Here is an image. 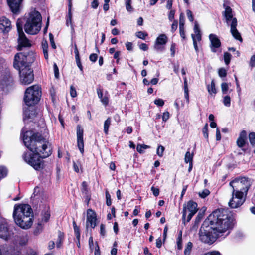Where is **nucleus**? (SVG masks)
<instances>
[{
	"mask_svg": "<svg viewBox=\"0 0 255 255\" xmlns=\"http://www.w3.org/2000/svg\"><path fill=\"white\" fill-rule=\"evenodd\" d=\"M236 224L235 213L228 208H218L203 222L199 231V240L211 245L220 237L229 235Z\"/></svg>",
	"mask_w": 255,
	"mask_h": 255,
	"instance_id": "nucleus-1",
	"label": "nucleus"
},
{
	"mask_svg": "<svg viewBox=\"0 0 255 255\" xmlns=\"http://www.w3.org/2000/svg\"><path fill=\"white\" fill-rule=\"evenodd\" d=\"M22 139L24 145L32 153H24V161L36 171H42L45 167L43 160L50 156L52 153V147L46 139L38 132L32 131H22Z\"/></svg>",
	"mask_w": 255,
	"mask_h": 255,
	"instance_id": "nucleus-2",
	"label": "nucleus"
},
{
	"mask_svg": "<svg viewBox=\"0 0 255 255\" xmlns=\"http://www.w3.org/2000/svg\"><path fill=\"white\" fill-rule=\"evenodd\" d=\"M35 60V53L32 51L17 53L14 56L13 67L19 71L20 81L23 85L29 84L34 80L31 66Z\"/></svg>",
	"mask_w": 255,
	"mask_h": 255,
	"instance_id": "nucleus-3",
	"label": "nucleus"
},
{
	"mask_svg": "<svg viewBox=\"0 0 255 255\" xmlns=\"http://www.w3.org/2000/svg\"><path fill=\"white\" fill-rule=\"evenodd\" d=\"M42 96V89L39 85L27 88L23 96V102L28 107L23 110V120L32 121L37 116V109L35 106L38 104Z\"/></svg>",
	"mask_w": 255,
	"mask_h": 255,
	"instance_id": "nucleus-4",
	"label": "nucleus"
},
{
	"mask_svg": "<svg viewBox=\"0 0 255 255\" xmlns=\"http://www.w3.org/2000/svg\"><path fill=\"white\" fill-rule=\"evenodd\" d=\"M42 16L40 13L35 10L28 13L17 20L16 25L21 23V29H24L25 32L30 35L37 34L41 29Z\"/></svg>",
	"mask_w": 255,
	"mask_h": 255,
	"instance_id": "nucleus-5",
	"label": "nucleus"
},
{
	"mask_svg": "<svg viewBox=\"0 0 255 255\" xmlns=\"http://www.w3.org/2000/svg\"><path fill=\"white\" fill-rule=\"evenodd\" d=\"M13 217L15 223L22 229H29L33 224V210L29 204H15Z\"/></svg>",
	"mask_w": 255,
	"mask_h": 255,
	"instance_id": "nucleus-6",
	"label": "nucleus"
},
{
	"mask_svg": "<svg viewBox=\"0 0 255 255\" xmlns=\"http://www.w3.org/2000/svg\"><path fill=\"white\" fill-rule=\"evenodd\" d=\"M14 84L13 77L8 69H5L0 76V88L3 91H8Z\"/></svg>",
	"mask_w": 255,
	"mask_h": 255,
	"instance_id": "nucleus-7",
	"label": "nucleus"
},
{
	"mask_svg": "<svg viewBox=\"0 0 255 255\" xmlns=\"http://www.w3.org/2000/svg\"><path fill=\"white\" fill-rule=\"evenodd\" d=\"M237 183V190L236 191L234 197L239 199V200L243 199L244 193L247 194L250 187V184L247 178L243 177L240 181H236Z\"/></svg>",
	"mask_w": 255,
	"mask_h": 255,
	"instance_id": "nucleus-8",
	"label": "nucleus"
},
{
	"mask_svg": "<svg viewBox=\"0 0 255 255\" xmlns=\"http://www.w3.org/2000/svg\"><path fill=\"white\" fill-rule=\"evenodd\" d=\"M21 23L17 24V32L18 34V38L17 40L18 45L17 50L21 51L23 48L30 47L32 45L30 40L26 37L23 30L21 29Z\"/></svg>",
	"mask_w": 255,
	"mask_h": 255,
	"instance_id": "nucleus-9",
	"label": "nucleus"
},
{
	"mask_svg": "<svg viewBox=\"0 0 255 255\" xmlns=\"http://www.w3.org/2000/svg\"><path fill=\"white\" fill-rule=\"evenodd\" d=\"M14 235L12 230H10L8 224L5 221L0 223V238L5 241L11 239Z\"/></svg>",
	"mask_w": 255,
	"mask_h": 255,
	"instance_id": "nucleus-10",
	"label": "nucleus"
},
{
	"mask_svg": "<svg viewBox=\"0 0 255 255\" xmlns=\"http://www.w3.org/2000/svg\"><path fill=\"white\" fill-rule=\"evenodd\" d=\"M187 211L189 212H195V213H196L198 211L197 203L191 200L187 202V204H184L183 205L182 222V224L184 225L186 224V217Z\"/></svg>",
	"mask_w": 255,
	"mask_h": 255,
	"instance_id": "nucleus-11",
	"label": "nucleus"
},
{
	"mask_svg": "<svg viewBox=\"0 0 255 255\" xmlns=\"http://www.w3.org/2000/svg\"><path fill=\"white\" fill-rule=\"evenodd\" d=\"M97 214L95 211L91 208L88 209L86 222V228L88 229L89 226L91 228H95L97 225Z\"/></svg>",
	"mask_w": 255,
	"mask_h": 255,
	"instance_id": "nucleus-12",
	"label": "nucleus"
},
{
	"mask_svg": "<svg viewBox=\"0 0 255 255\" xmlns=\"http://www.w3.org/2000/svg\"><path fill=\"white\" fill-rule=\"evenodd\" d=\"M84 130L81 125H78L76 127L77 143V147L81 153L83 155L84 153V143L83 139Z\"/></svg>",
	"mask_w": 255,
	"mask_h": 255,
	"instance_id": "nucleus-13",
	"label": "nucleus"
},
{
	"mask_svg": "<svg viewBox=\"0 0 255 255\" xmlns=\"http://www.w3.org/2000/svg\"><path fill=\"white\" fill-rule=\"evenodd\" d=\"M23 0H7V5L10 11L14 14H18L20 12Z\"/></svg>",
	"mask_w": 255,
	"mask_h": 255,
	"instance_id": "nucleus-14",
	"label": "nucleus"
},
{
	"mask_svg": "<svg viewBox=\"0 0 255 255\" xmlns=\"http://www.w3.org/2000/svg\"><path fill=\"white\" fill-rule=\"evenodd\" d=\"M247 139V132L245 130H242L240 132L239 136L236 141L237 146L242 148V150L244 153H246L247 151V149L244 148L246 144L248 145Z\"/></svg>",
	"mask_w": 255,
	"mask_h": 255,
	"instance_id": "nucleus-15",
	"label": "nucleus"
},
{
	"mask_svg": "<svg viewBox=\"0 0 255 255\" xmlns=\"http://www.w3.org/2000/svg\"><path fill=\"white\" fill-rule=\"evenodd\" d=\"M168 41V37L165 34H160L156 39L154 44V49L156 50H163V47L161 46L165 45Z\"/></svg>",
	"mask_w": 255,
	"mask_h": 255,
	"instance_id": "nucleus-16",
	"label": "nucleus"
},
{
	"mask_svg": "<svg viewBox=\"0 0 255 255\" xmlns=\"http://www.w3.org/2000/svg\"><path fill=\"white\" fill-rule=\"evenodd\" d=\"M11 29V21L5 16L0 18V31L3 33H8Z\"/></svg>",
	"mask_w": 255,
	"mask_h": 255,
	"instance_id": "nucleus-17",
	"label": "nucleus"
},
{
	"mask_svg": "<svg viewBox=\"0 0 255 255\" xmlns=\"http://www.w3.org/2000/svg\"><path fill=\"white\" fill-rule=\"evenodd\" d=\"M237 19L236 18H234L231 23L230 31L232 36L235 39L242 42L243 41V39L241 37V34L237 29Z\"/></svg>",
	"mask_w": 255,
	"mask_h": 255,
	"instance_id": "nucleus-18",
	"label": "nucleus"
},
{
	"mask_svg": "<svg viewBox=\"0 0 255 255\" xmlns=\"http://www.w3.org/2000/svg\"><path fill=\"white\" fill-rule=\"evenodd\" d=\"M209 38L211 42V49L213 52L217 51L216 49L221 46V42L217 36L214 34H210Z\"/></svg>",
	"mask_w": 255,
	"mask_h": 255,
	"instance_id": "nucleus-19",
	"label": "nucleus"
},
{
	"mask_svg": "<svg viewBox=\"0 0 255 255\" xmlns=\"http://www.w3.org/2000/svg\"><path fill=\"white\" fill-rule=\"evenodd\" d=\"M225 10L222 12V15L225 17L226 22L228 23L230 21H233V10L231 7L227 5L226 3H224L223 4Z\"/></svg>",
	"mask_w": 255,
	"mask_h": 255,
	"instance_id": "nucleus-20",
	"label": "nucleus"
},
{
	"mask_svg": "<svg viewBox=\"0 0 255 255\" xmlns=\"http://www.w3.org/2000/svg\"><path fill=\"white\" fill-rule=\"evenodd\" d=\"M28 240L27 234L16 236L13 241V243L18 244L20 246L23 247L27 244Z\"/></svg>",
	"mask_w": 255,
	"mask_h": 255,
	"instance_id": "nucleus-21",
	"label": "nucleus"
},
{
	"mask_svg": "<svg viewBox=\"0 0 255 255\" xmlns=\"http://www.w3.org/2000/svg\"><path fill=\"white\" fill-rule=\"evenodd\" d=\"M235 190L234 189L233 192V197L229 202V206L231 208H237L241 206L245 201V200H239L236 198L234 197V192Z\"/></svg>",
	"mask_w": 255,
	"mask_h": 255,
	"instance_id": "nucleus-22",
	"label": "nucleus"
},
{
	"mask_svg": "<svg viewBox=\"0 0 255 255\" xmlns=\"http://www.w3.org/2000/svg\"><path fill=\"white\" fill-rule=\"evenodd\" d=\"M74 53L75 56V61L78 67L79 68L80 70L81 71V72L83 73V67L81 62L79 50L77 44L76 43L74 44Z\"/></svg>",
	"mask_w": 255,
	"mask_h": 255,
	"instance_id": "nucleus-23",
	"label": "nucleus"
},
{
	"mask_svg": "<svg viewBox=\"0 0 255 255\" xmlns=\"http://www.w3.org/2000/svg\"><path fill=\"white\" fill-rule=\"evenodd\" d=\"M97 93L99 98L100 99L101 102L103 103V104L105 106H107L109 102V98L106 95V94L103 96V89L101 88H97Z\"/></svg>",
	"mask_w": 255,
	"mask_h": 255,
	"instance_id": "nucleus-24",
	"label": "nucleus"
},
{
	"mask_svg": "<svg viewBox=\"0 0 255 255\" xmlns=\"http://www.w3.org/2000/svg\"><path fill=\"white\" fill-rule=\"evenodd\" d=\"M72 7H68V14L66 16V25L67 26H69V25H70L71 27L73 28V23L72 21Z\"/></svg>",
	"mask_w": 255,
	"mask_h": 255,
	"instance_id": "nucleus-25",
	"label": "nucleus"
},
{
	"mask_svg": "<svg viewBox=\"0 0 255 255\" xmlns=\"http://www.w3.org/2000/svg\"><path fill=\"white\" fill-rule=\"evenodd\" d=\"M184 96L186 100V102L189 103V90L188 87V83L187 78L185 77L184 78Z\"/></svg>",
	"mask_w": 255,
	"mask_h": 255,
	"instance_id": "nucleus-26",
	"label": "nucleus"
},
{
	"mask_svg": "<svg viewBox=\"0 0 255 255\" xmlns=\"http://www.w3.org/2000/svg\"><path fill=\"white\" fill-rule=\"evenodd\" d=\"M81 191L84 195L90 194L88 184L85 181H83L81 183Z\"/></svg>",
	"mask_w": 255,
	"mask_h": 255,
	"instance_id": "nucleus-27",
	"label": "nucleus"
},
{
	"mask_svg": "<svg viewBox=\"0 0 255 255\" xmlns=\"http://www.w3.org/2000/svg\"><path fill=\"white\" fill-rule=\"evenodd\" d=\"M8 170L4 165H0V181L5 178L8 175Z\"/></svg>",
	"mask_w": 255,
	"mask_h": 255,
	"instance_id": "nucleus-28",
	"label": "nucleus"
},
{
	"mask_svg": "<svg viewBox=\"0 0 255 255\" xmlns=\"http://www.w3.org/2000/svg\"><path fill=\"white\" fill-rule=\"evenodd\" d=\"M42 220L45 222H47L50 218V211L49 207H48L47 209L44 212H42Z\"/></svg>",
	"mask_w": 255,
	"mask_h": 255,
	"instance_id": "nucleus-29",
	"label": "nucleus"
},
{
	"mask_svg": "<svg viewBox=\"0 0 255 255\" xmlns=\"http://www.w3.org/2000/svg\"><path fill=\"white\" fill-rule=\"evenodd\" d=\"M64 239V233L60 231H58V239L56 242L57 248H60Z\"/></svg>",
	"mask_w": 255,
	"mask_h": 255,
	"instance_id": "nucleus-30",
	"label": "nucleus"
},
{
	"mask_svg": "<svg viewBox=\"0 0 255 255\" xmlns=\"http://www.w3.org/2000/svg\"><path fill=\"white\" fill-rule=\"evenodd\" d=\"M111 123V118L108 117L104 122V132L106 135H107L109 132V128Z\"/></svg>",
	"mask_w": 255,
	"mask_h": 255,
	"instance_id": "nucleus-31",
	"label": "nucleus"
},
{
	"mask_svg": "<svg viewBox=\"0 0 255 255\" xmlns=\"http://www.w3.org/2000/svg\"><path fill=\"white\" fill-rule=\"evenodd\" d=\"M207 90L209 93L211 95L212 94H216L217 93V90L215 87V83L214 80H212L210 85H208Z\"/></svg>",
	"mask_w": 255,
	"mask_h": 255,
	"instance_id": "nucleus-32",
	"label": "nucleus"
},
{
	"mask_svg": "<svg viewBox=\"0 0 255 255\" xmlns=\"http://www.w3.org/2000/svg\"><path fill=\"white\" fill-rule=\"evenodd\" d=\"M72 224L76 238H80L81 233L80 227L77 226L76 221L74 220H73Z\"/></svg>",
	"mask_w": 255,
	"mask_h": 255,
	"instance_id": "nucleus-33",
	"label": "nucleus"
},
{
	"mask_svg": "<svg viewBox=\"0 0 255 255\" xmlns=\"http://www.w3.org/2000/svg\"><path fill=\"white\" fill-rule=\"evenodd\" d=\"M194 153H191L189 151H187L185 155L184 161L186 163L193 162Z\"/></svg>",
	"mask_w": 255,
	"mask_h": 255,
	"instance_id": "nucleus-34",
	"label": "nucleus"
},
{
	"mask_svg": "<svg viewBox=\"0 0 255 255\" xmlns=\"http://www.w3.org/2000/svg\"><path fill=\"white\" fill-rule=\"evenodd\" d=\"M193 247V244L191 242H188L185 248L184 255H190L191 252Z\"/></svg>",
	"mask_w": 255,
	"mask_h": 255,
	"instance_id": "nucleus-35",
	"label": "nucleus"
},
{
	"mask_svg": "<svg viewBox=\"0 0 255 255\" xmlns=\"http://www.w3.org/2000/svg\"><path fill=\"white\" fill-rule=\"evenodd\" d=\"M182 232L181 231H180L177 238V249L179 250H181L182 248Z\"/></svg>",
	"mask_w": 255,
	"mask_h": 255,
	"instance_id": "nucleus-36",
	"label": "nucleus"
},
{
	"mask_svg": "<svg viewBox=\"0 0 255 255\" xmlns=\"http://www.w3.org/2000/svg\"><path fill=\"white\" fill-rule=\"evenodd\" d=\"M202 133L204 138L207 141H208L209 133H208V123H206L202 128Z\"/></svg>",
	"mask_w": 255,
	"mask_h": 255,
	"instance_id": "nucleus-37",
	"label": "nucleus"
},
{
	"mask_svg": "<svg viewBox=\"0 0 255 255\" xmlns=\"http://www.w3.org/2000/svg\"><path fill=\"white\" fill-rule=\"evenodd\" d=\"M135 36L139 39L145 40L148 33L145 31H139L136 32Z\"/></svg>",
	"mask_w": 255,
	"mask_h": 255,
	"instance_id": "nucleus-38",
	"label": "nucleus"
},
{
	"mask_svg": "<svg viewBox=\"0 0 255 255\" xmlns=\"http://www.w3.org/2000/svg\"><path fill=\"white\" fill-rule=\"evenodd\" d=\"M224 60L225 62V63L228 65L230 64L231 61V59L232 57L231 54L228 52H225L224 53Z\"/></svg>",
	"mask_w": 255,
	"mask_h": 255,
	"instance_id": "nucleus-39",
	"label": "nucleus"
},
{
	"mask_svg": "<svg viewBox=\"0 0 255 255\" xmlns=\"http://www.w3.org/2000/svg\"><path fill=\"white\" fill-rule=\"evenodd\" d=\"M250 143L251 145L253 147L255 145V132H251L248 135Z\"/></svg>",
	"mask_w": 255,
	"mask_h": 255,
	"instance_id": "nucleus-40",
	"label": "nucleus"
},
{
	"mask_svg": "<svg viewBox=\"0 0 255 255\" xmlns=\"http://www.w3.org/2000/svg\"><path fill=\"white\" fill-rule=\"evenodd\" d=\"M126 8L127 10L129 12L133 11V8L131 5V0H127L126 2Z\"/></svg>",
	"mask_w": 255,
	"mask_h": 255,
	"instance_id": "nucleus-41",
	"label": "nucleus"
},
{
	"mask_svg": "<svg viewBox=\"0 0 255 255\" xmlns=\"http://www.w3.org/2000/svg\"><path fill=\"white\" fill-rule=\"evenodd\" d=\"M105 196H106V203L107 206H110L112 204V200L111 198V195L108 190H106L105 192Z\"/></svg>",
	"mask_w": 255,
	"mask_h": 255,
	"instance_id": "nucleus-42",
	"label": "nucleus"
},
{
	"mask_svg": "<svg viewBox=\"0 0 255 255\" xmlns=\"http://www.w3.org/2000/svg\"><path fill=\"white\" fill-rule=\"evenodd\" d=\"M210 194V191L207 189H205L201 192L199 193V196L201 198H205Z\"/></svg>",
	"mask_w": 255,
	"mask_h": 255,
	"instance_id": "nucleus-43",
	"label": "nucleus"
},
{
	"mask_svg": "<svg viewBox=\"0 0 255 255\" xmlns=\"http://www.w3.org/2000/svg\"><path fill=\"white\" fill-rule=\"evenodd\" d=\"M218 73L221 78L226 77L227 75V70L224 68H220L218 69Z\"/></svg>",
	"mask_w": 255,
	"mask_h": 255,
	"instance_id": "nucleus-44",
	"label": "nucleus"
},
{
	"mask_svg": "<svg viewBox=\"0 0 255 255\" xmlns=\"http://www.w3.org/2000/svg\"><path fill=\"white\" fill-rule=\"evenodd\" d=\"M223 102L225 106L230 107L231 105V98L230 96L226 95L224 97Z\"/></svg>",
	"mask_w": 255,
	"mask_h": 255,
	"instance_id": "nucleus-45",
	"label": "nucleus"
},
{
	"mask_svg": "<svg viewBox=\"0 0 255 255\" xmlns=\"http://www.w3.org/2000/svg\"><path fill=\"white\" fill-rule=\"evenodd\" d=\"M221 87L223 94H226L229 89L228 84L226 82H223L221 84Z\"/></svg>",
	"mask_w": 255,
	"mask_h": 255,
	"instance_id": "nucleus-46",
	"label": "nucleus"
},
{
	"mask_svg": "<svg viewBox=\"0 0 255 255\" xmlns=\"http://www.w3.org/2000/svg\"><path fill=\"white\" fill-rule=\"evenodd\" d=\"M40 193H41L40 188L38 186H36L34 189V192L33 193L32 197H33V198H38V197H36L40 196Z\"/></svg>",
	"mask_w": 255,
	"mask_h": 255,
	"instance_id": "nucleus-47",
	"label": "nucleus"
},
{
	"mask_svg": "<svg viewBox=\"0 0 255 255\" xmlns=\"http://www.w3.org/2000/svg\"><path fill=\"white\" fill-rule=\"evenodd\" d=\"M49 37L50 43L52 48L54 49H55L56 48V45L54 42V36H53V34L51 33H50L49 34Z\"/></svg>",
	"mask_w": 255,
	"mask_h": 255,
	"instance_id": "nucleus-48",
	"label": "nucleus"
},
{
	"mask_svg": "<svg viewBox=\"0 0 255 255\" xmlns=\"http://www.w3.org/2000/svg\"><path fill=\"white\" fill-rule=\"evenodd\" d=\"M165 150L164 147L162 145H159L158 146L156 153L159 157H162L163 154V152Z\"/></svg>",
	"mask_w": 255,
	"mask_h": 255,
	"instance_id": "nucleus-49",
	"label": "nucleus"
},
{
	"mask_svg": "<svg viewBox=\"0 0 255 255\" xmlns=\"http://www.w3.org/2000/svg\"><path fill=\"white\" fill-rule=\"evenodd\" d=\"M193 30H194V32L195 34V35H197V34L201 33V30H200V29L199 27V25L197 21H196L194 22Z\"/></svg>",
	"mask_w": 255,
	"mask_h": 255,
	"instance_id": "nucleus-50",
	"label": "nucleus"
},
{
	"mask_svg": "<svg viewBox=\"0 0 255 255\" xmlns=\"http://www.w3.org/2000/svg\"><path fill=\"white\" fill-rule=\"evenodd\" d=\"M203 255H222V254L218 251L213 250L206 252Z\"/></svg>",
	"mask_w": 255,
	"mask_h": 255,
	"instance_id": "nucleus-51",
	"label": "nucleus"
},
{
	"mask_svg": "<svg viewBox=\"0 0 255 255\" xmlns=\"http://www.w3.org/2000/svg\"><path fill=\"white\" fill-rule=\"evenodd\" d=\"M185 17L184 14L181 13L179 15V27L184 26Z\"/></svg>",
	"mask_w": 255,
	"mask_h": 255,
	"instance_id": "nucleus-52",
	"label": "nucleus"
},
{
	"mask_svg": "<svg viewBox=\"0 0 255 255\" xmlns=\"http://www.w3.org/2000/svg\"><path fill=\"white\" fill-rule=\"evenodd\" d=\"M186 15L189 20L192 22L194 21V16L192 12L190 10L187 9L186 10Z\"/></svg>",
	"mask_w": 255,
	"mask_h": 255,
	"instance_id": "nucleus-53",
	"label": "nucleus"
},
{
	"mask_svg": "<svg viewBox=\"0 0 255 255\" xmlns=\"http://www.w3.org/2000/svg\"><path fill=\"white\" fill-rule=\"evenodd\" d=\"M179 34L183 40L186 39L185 31L184 26L179 27Z\"/></svg>",
	"mask_w": 255,
	"mask_h": 255,
	"instance_id": "nucleus-54",
	"label": "nucleus"
},
{
	"mask_svg": "<svg viewBox=\"0 0 255 255\" xmlns=\"http://www.w3.org/2000/svg\"><path fill=\"white\" fill-rule=\"evenodd\" d=\"M106 233L105 225L103 224H101L100 225V234L101 236L104 237L105 236Z\"/></svg>",
	"mask_w": 255,
	"mask_h": 255,
	"instance_id": "nucleus-55",
	"label": "nucleus"
},
{
	"mask_svg": "<svg viewBox=\"0 0 255 255\" xmlns=\"http://www.w3.org/2000/svg\"><path fill=\"white\" fill-rule=\"evenodd\" d=\"M178 27V21L177 20H174L173 22L171 25V31L172 33H174L175 31L177 30Z\"/></svg>",
	"mask_w": 255,
	"mask_h": 255,
	"instance_id": "nucleus-56",
	"label": "nucleus"
},
{
	"mask_svg": "<svg viewBox=\"0 0 255 255\" xmlns=\"http://www.w3.org/2000/svg\"><path fill=\"white\" fill-rule=\"evenodd\" d=\"M191 37H192V40H193V46H194V49H195V51L197 52H198V51H199V49H198V45H197V41H196V39H195V35L194 34H191Z\"/></svg>",
	"mask_w": 255,
	"mask_h": 255,
	"instance_id": "nucleus-57",
	"label": "nucleus"
},
{
	"mask_svg": "<svg viewBox=\"0 0 255 255\" xmlns=\"http://www.w3.org/2000/svg\"><path fill=\"white\" fill-rule=\"evenodd\" d=\"M151 190L152 191L153 195L155 197H157L159 195L160 191L158 188L152 186Z\"/></svg>",
	"mask_w": 255,
	"mask_h": 255,
	"instance_id": "nucleus-58",
	"label": "nucleus"
},
{
	"mask_svg": "<svg viewBox=\"0 0 255 255\" xmlns=\"http://www.w3.org/2000/svg\"><path fill=\"white\" fill-rule=\"evenodd\" d=\"M154 104L158 106L162 107L164 104V101L162 99H157L154 101Z\"/></svg>",
	"mask_w": 255,
	"mask_h": 255,
	"instance_id": "nucleus-59",
	"label": "nucleus"
},
{
	"mask_svg": "<svg viewBox=\"0 0 255 255\" xmlns=\"http://www.w3.org/2000/svg\"><path fill=\"white\" fill-rule=\"evenodd\" d=\"M70 95L72 98H75L77 96V92L75 88L73 86H70Z\"/></svg>",
	"mask_w": 255,
	"mask_h": 255,
	"instance_id": "nucleus-60",
	"label": "nucleus"
},
{
	"mask_svg": "<svg viewBox=\"0 0 255 255\" xmlns=\"http://www.w3.org/2000/svg\"><path fill=\"white\" fill-rule=\"evenodd\" d=\"M98 55L96 53H92L89 56V60L92 62H95L98 59Z\"/></svg>",
	"mask_w": 255,
	"mask_h": 255,
	"instance_id": "nucleus-61",
	"label": "nucleus"
},
{
	"mask_svg": "<svg viewBox=\"0 0 255 255\" xmlns=\"http://www.w3.org/2000/svg\"><path fill=\"white\" fill-rule=\"evenodd\" d=\"M54 75L55 78H58L59 76V68L56 63L53 65Z\"/></svg>",
	"mask_w": 255,
	"mask_h": 255,
	"instance_id": "nucleus-62",
	"label": "nucleus"
},
{
	"mask_svg": "<svg viewBox=\"0 0 255 255\" xmlns=\"http://www.w3.org/2000/svg\"><path fill=\"white\" fill-rule=\"evenodd\" d=\"M175 14V10L170 9V11L168 14V19L170 21H172L174 20Z\"/></svg>",
	"mask_w": 255,
	"mask_h": 255,
	"instance_id": "nucleus-63",
	"label": "nucleus"
},
{
	"mask_svg": "<svg viewBox=\"0 0 255 255\" xmlns=\"http://www.w3.org/2000/svg\"><path fill=\"white\" fill-rule=\"evenodd\" d=\"M96 246L94 251V255H101L100 247L97 242H95Z\"/></svg>",
	"mask_w": 255,
	"mask_h": 255,
	"instance_id": "nucleus-64",
	"label": "nucleus"
}]
</instances>
